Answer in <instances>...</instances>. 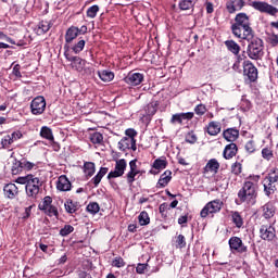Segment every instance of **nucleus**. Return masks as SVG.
<instances>
[{
	"label": "nucleus",
	"instance_id": "nucleus-8",
	"mask_svg": "<svg viewBox=\"0 0 278 278\" xmlns=\"http://www.w3.org/2000/svg\"><path fill=\"white\" fill-rule=\"evenodd\" d=\"M64 51L65 59L67 60V62H71L72 68H74V71H77L78 73H81L84 68H86V60L79 56H72L71 54H68L67 45L64 46Z\"/></svg>",
	"mask_w": 278,
	"mask_h": 278
},
{
	"label": "nucleus",
	"instance_id": "nucleus-53",
	"mask_svg": "<svg viewBox=\"0 0 278 278\" xmlns=\"http://www.w3.org/2000/svg\"><path fill=\"white\" fill-rule=\"evenodd\" d=\"M265 178L270 179L271 181H276L278 184V168H270L266 174Z\"/></svg>",
	"mask_w": 278,
	"mask_h": 278
},
{
	"label": "nucleus",
	"instance_id": "nucleus-7",
	"mask_svg": "<svg viewBox=\"0 0 278 278\" xmlns=\"http://www.w3.org/2000/svg\"><path fill=\"white\" fill-rule=\"evenodd\" d=\"M257 67H255V64L251 61H244L243 62V77L245 81H249L250 84H253L257 81Z\"/></svg>",
	"mask_w": 278,
	"mask_h": 278
},
{
	"label": "nucleus",
	"instance_id": "nucleus-35",
	"mask_svg": "<svg viewBox=\"0 0 278 278\" xmlns=\"http://www.w3.org/2000/svg\"><path fill=\"white\" fill-rule=\"evenodd\" d=\"M110 168L108 167H101L98 174L90 180V184L93 185L94 188H99V185L101 184V179L104 178L106 173H109Z\"/></svg>",
	"mask_w": 278,
	"mask_h": 278
},
{
	"label": "nucleus",
	"instance_id": "nucleus-31",
	"mask_svg": "<svg viewBox=\"0 0 278 278\" xmlns=\"http://www.w3.org/2000/svg\"><path fill=\"white\" fill-rule=\"evenodd\" d=\"M64 207H65V211L67 212V214H76L78 212L79 207H81V204H79V202H77V201H73V200L68 199L65 201Z\"/></svg>",
	"mask_w": 278,
	"mask_h": 278
},
{
	"label": "nucleus",
	"instance_id": "nucleus-44",
	"mask_svg": "<svg viewBox=\"0 0 278 278\" xmlns=\"http://www.w3.org/2000/svg\"><path fill=\"white\" fill-rule=\"evenodd\" d=\"M230 173L236 177H240V175H242V163L238 161L232 163L230 166Z\"/></svg>",
	"mask_w": 278,
	"mask_h": 278
},
{
	"label": "nucleus",
	"instance_id": "nucleus-60",
	"mask_svg": "<svg viewBox=\"0 0 278 278\" xmlns=\"http://www.w3.org/2000/svg\"><path fill=\"white\" fill-rule=\"evenodd\" d=\"M186 142H188L189 144H194L198 140L197 138V135L194 134V131H189L187 135H186V138H185Z\"/></svg>",
	"mask_w": 278,
	"mask_h": 278
},
{
	"label": "nucleus",
	"instance_id": "nucleus-29",
	"mask_svg": "<svg viewBox=\"0 0 278 278\" xmlns=\"http://www.w3.org/2000/svg\"><path fill=\"white\" fill-rule=\"evenodd\" d=\"M51 27H53V23L42 20L35 28V31L37 36H45V34H47Z\"/></svg>",
	"mask_w": 278,
	"mask_h": 278
},
{
	"label": "nucleus",
	"instance_id": "nucleus-3",
	"mask_svg": "<svg viewBox=\"0 0 278 278\" xmlns=\"http://www.w3.org/2000/svg\"><path fill=\"white\" fill-rule=\"evenodd\" d=\"M271 4L264 1H253L251 8L261 12L262 14H268L269 16H277L278 14V0H270Z\"/></svg>",
	"mask_w": 278,
	"mask_h": 278
},
{
	"label": "nucleus",
	"instance_id": "nucleus-64",
	"mask_svg": "<svg viewBox=\"0 0 278 278\" xmlns=\"http://www.w3.org/2000/svg\"><path fill=\"white\" fill-rule=\"evenodd\" d=\"M269 45H271V47H277V45H278V35L271 34L269 36Z\"/></svg>",
	"mask_w": 278,
	"mask_h": 278
},
{
	"label": "nucleus",
	"instance_id": "nucleus-17",
	"mask_svg": "<svg viewBox=\"0 0 278 278\" xmlns=\"http://www.w3.org/2000/svg\"><path fill=\"white\" fill-rule=\"evenodd\" d=\"M125 84L128 86H140L144 81V74L129 72L124 78Z\"/></svg>",
	"mask_w": 278,
	"mask_h": 278
},
{
	"label": "nucleus",
	"instance_id": "nucleus-5",
	"mask_svg": "<svg viewBox=\"0 0 278 278\" xmlns=\"http://www.w3.org/2000/svg\"><path fill=\"white\" fill-rule=\"evenodd\" d=\"M230 30L232 36H235V38H239V40H249L255 36V31L251 26H248V28H244V26H238V28H236V25L231 24Z\"/></svg>",
	"mask_w": 278,
	"mask_h": 278
},
{
	"label": "nucleus",
	"instance_id": "nucleus-27",
	"mask_svg": "<svg viewBox=\"0 0 278 278\" xmlns=\"http://www.w3.org/2000/svg\"><path fill=\"white\" fill-rule=\"evenodd\" d=\"M222 129H223V126H222L220 122L212 121L204 128V131L206 134H208V136H218V134H220Z\"/></svg>",
	"mask_w": 278,
	"mask_h": 278
},
{
	"label": "nucleus",
	"instance_id": "nucleus-62",
	"mask_svg": "<svg viewBox=\"0 0 278 278\" xmlns=\"http://www.w3.org/2000/svg\"><path fill=\"white\" fill-rule=\"evenodd\" d=\"M125 136L129 138L130 140H136V136H138V131L134 128H128L125 130Z\"/></svg>",
	"mask_w": 278,
	"mask_h": 278
},
{
	"label": "nucleus",
	"instance_id": "nucleus-46",
	"mask_svg": "<svg viewBox=\"0 0 278 278\" xmlns=\"http://www.w3.org/2000/svg\"><path fill=\"white\" fill-rule=\"evenodd\" d=\"M111 266L113 268H125V266H127V263L125 262V260L122 256H116L111 262Z\"/></svg>",
	"mask_w": 278,
	"mask_h": 278
},
{
	"label": "nucleus",
	"instance_id": "nucleus-26",
	"mask_svg": "<svg viewBox=\"0 0 278 278\" xmlns=\"http://www.w3.org/2000/svg\"><path fill=\"white\" fill-rule=\"evenodd\" d=\"M238 155V144L229 143L225 147L223 151L224 160H233Z\"/></svg>",
	"mask_w": 278,
	"mask_h": 278
},
{
	"label": "nucleus",
	"instance_id": "nucleus-59",
	"mask_svg": "<svg viewBox=\"0 0 278 278\" xmlns=\"http://www.w3.org/2000/svg\"><path fill=\"white\" fill-rule=\"evenodd\" d=\"M14 140L10 135L4 136V138L1 140V144L3 149H10V144H12Z\"/></svg>",
	"mask_w": 278,
	"mask_h": 278
},
{
	"label": "nucleus",
	"instance_id": "nucleus-2",
	"mask_svg": "<svg viewBox=\"0 0 278 278\" xmlns=\"http://www.w3.org/2000/svg\"><path fill=\"white\" fill-rule=\"evenodd\" d=\"M245 40L249 42L247 48L248 58L250 60H262L264 58V40L255 35Z\"/></svg>",
	"mask_w": 278,
	"mask_h": 278
},
{
	"label": "nucleus",
	"instance_id": "nucleus-57",
	"mask_svg": "<svg viewBox=\"0 0 278 278\" xmlns=\"http://www.w3.org/2000/svg\"><path fill=\"white\" fill-rule=\"evenodd\" d=\"M176 249H186V237L178 235L176 238Z\"/></svg>",
	"mask_w": 278,
	"mask_h": 278
},
{
	"label": "nucleus",
	"instance_id": "nucleus-50",
	"mask_svg": "<svg viewBox=\"0 0 278 278\" xmlns=\"http://www.w3.org/2000/svg\"><path fill=\"white\" fill-rule=\"evenodd\" d=\"M244 149H245L247 153H249L250 155L252 153H255L257 151V146L255 144V140L251 139V140L247 141Z\"/></svg>",
	"mask_w": 278,
	"mask_h": 278
},
{
	"label": "nucleus",
	"instance_id": "nucleus-42",
	"mask_svg": "<svg viewBox=\"0 0 278 278\" xmlns=\"http://www.w3.org/2000/svg\"><path fill=\"white\" fill-rule=\"evenodd\" d=\"M98 77L101 81H112L114 79V72L108 70L98 71Z\"/></svg>",
	"mask_w": 278,
	"mask_h": 278
},
{
	"label": "nucleus",
	"instance_id": "nucleus-48",
	"mask_svg": "<svg viewBox=\"0 0 278 278\" xmlns=\"http://www.w3.org/2000/svg\"><path fill=\"white\" fill-rule=\"evenodd\" d=\"M89 140L92 144H101L103 142V135L99 131L92 132Z\"/></svg>",
	"mask_w": 278,
	"mask_h": 278
},
{
	"label": "nucleus",
	"instance_id": "nucleus-45",
	"mask_svg": "<svg viewBox=\"0 0 278 278\" xmlns=\"http://www.w3.org/2000/svg\"><path fill=\"white\" fill-rule=\"evenodd\" d=\"M99 5L93 4L87 9L86 16L87 18H97V14H99Z\"/></svg>",
	"mask_w": 278,
	"mask_h": 278
},
{
	"label": "nucleus",
	"instance_id": "nucleus-14",
	"mask_svg": "<svg viewBox=\"0 0 278 278\" xmlns=\"http://www.w3.org/2000/svg\"><path fill=\"white\" fill-rule=\"evenodd\" d=\"M260 236L262 240L273 242V240H275L277 237V230H275V227L273 226L262 225L260 228Z\"/></svg>",
	"mask_w": 278,
	"mask_h": 278
},
{
	"label": "nucleus",
	"instance_id": "nucleus-20",
	"mask_svg": "<svg viewBox=\"0 0 278 278\" xmlns=\"http://www.w3.org/2000/svg\"><path fill=\"white\" fill-rule=\"evenodd\" d=\"M71 188H73V185L71 184V180H68V177H66V175H61L56 181V190L60 192H71Z\"/></svg>",
	"mask_w": 278,
	"mask_h": 278
},
{
	"label": "nucleus",
	"instance_id": "nucleus-54",
	"mask_svg": "<svg viewBox=\"0 0 278 278\" xmlns=\"http://www.w3.org/2000/svg\"><path fill=\"white\" fill-rule=\"evenodd\" d=\"M84 47H86V40L79 39L78 42L72 47V51H74L76 54L81 53V51H84Z\"/></svg>",
	"mask_w": 278,
	"mask_h": 278
},
{
	"label": "nucleus",
	"instance_id": "nucleus-1",
	"mask_svg": "<svg viewBox=\"0 0 278 278\" xmlns=\"http://www.w3.org/2000/svg\"><path fill=\"white\" fill-rule=\"evenodd\" d=\"M260 175L249 176L242 188L238 191V199L247 205H255L257 203V190L260 188Z\"/></svg>",
	"mask_w": 278,
	"mask_h": 278
},
{
	"label": "nucleus",
	"instance_id": "nucleus-43",
	"mask_svg": "<svg viewBox=\"0 0 278 278\" xmlns=\"http://www.w3.org/2000/svg\"><path fill=\"white\" fill-rule=\"evenodd\" d=\"M262 157L266 160V162H270V160L275 159V153L273 152V148L266 147L262 149Z\"/></svg>",
	"mask_w": 278,
	"mask_h": 278
},
{
	"label": "nucleus",
	"instance_id": "nucleus-58",
	"mask_svg": "<svg viewBox=\"0 0 278 278\" xmlns=\"http://www.w3.org/2000/svg\"><path fill=\"white\" fill-rule=\"evenodd\" d=\"M34 177V175L28 174L26 176L17 177L16 184H21L22 186H27L28 181Z\"/></svg>",
	"mask_w": 278,
	"mask_h": 278
},
{
	"label": "nucleus",
	"instance_id": "nucleus-40",
	"mask_svg": "<svg viewBox=\"0 0 278 278\" xmlns=\"http://www.w3.org/2000/svg\"><path fill=\"white\" fill-rule=\"evenodd\" d=\"M160 106V102L152 100L150 103L147 104V106L144 108L146 110V114L148 116H154V114H156L157 112V108Z\"/></svg>",
	"mask_w": 278,
	"mask_h": 278
},
{
	"label": "nucleus",
	"instance_id": "nucleus-28",
	"mask_svg": "<svg viewBox=\"0 0 278 278\" xmlns=\"http://www.w3.org/2000/svg\"><path fill=\"white\" fill-rule=\"evenodd\" d=\"M173 179V172L169 169H166L161 176L159 181L156 182V188H166L168 184H170V180Z\"/></svg>",
	"mask_w": 278,
	"mask_h": 278
},
{
	"label": "nucleus",
	"instance_id": "nucleus-37",
	"mask_svg": "<svg viewBox=\"0 0 278 278\" xmlns=\"http://www.w3.org/2000/svg\"><path fill=\"white\" fill-rule=\"evenodd\" d=\"M83 168L87 179H90L97 173L94 162H85Z\"/></svg>",
	"mask_w": 278,
	"mask_h": 278
},
{
	"label": "nucleus",
	"instance_id": "nucleus-19",
	"mask_svg": "<svg viewBox=\"0 0 278 278\" xmlns=\"http://www.w3.org/2000/svg\"><path fill=\"white\" fill-rule=\"evenodd\" d=\"M166 166H168V161H166V156H161V157L154 160V162L152 164V168H154V169H150L149 174L150 175H160V172L164 170V168H166Z\"/></svg>",
	"mask_w": 278,
	"mask_h": 278
},
{
	"label": "nucleus",
	"instance_id": "nucleus-6",
	"mask_svg": "<svg viewBox=\"0 0 278 278\" xmlns=\"http://www.w3.org/2000/svg\"><path fill=\"white\" fill-rule=\"evenodd\" d=\"M40 186H42L40 178L33 176L27 186H25L28 199H38V194H40Z\"/></svg>",
	"mask_w": 278,
	"mask_h": 278
},
{
	"label": "nucleus",
	"instance_id": "nucleus-47",
	"mask_svg": "<svg viewBox=\"0 0 278 278\" xmlns=\"http://www.w3.org/2000/svg\"><path fill=\"white\" fill-rule=\"evenodd\" d=\"M139 225L147 226L151 223V217H149V213L147 211H142L138 216Z\"/></svg>",
	"mask_w": 278,
	"mask_h": 278
},
{
	"label": "nucleus",
	"instance_id": "nucleus-41",
	"mask_svg": "<svg viewBox=\"0 0 278 278\" xmlns=\"http://www.w3.org/2000/svg\"><path fill=\"white\" fill-rule=\"evenodd\" d=\"M262 186L264 188L265 197H270L277 192V185H273L267 182L266 180H262Z\"/></svg>",
	"mask_w": 278,
	"mask_h": 278
},
{
	"label": "nucleus",
	"instance_id": "nucleus-16",
	"mask_svg": "<svg viewBox=\"0 0 278 278\" xmlns=\"http://www.w3.org/2000/svg\"><path fill=\"white\" fill-rule=\"evenodd\" d=\"M235 28L238 29V27H243L244 29H249L251 27V17L248 16L247 13H238L235 16Z\"/></svg>",
	"mask_w": 278,
	"mask_h": 278
},
{
	"label": "nucleus",
	"instance_id": "nucleus-18",
	"mask_svg": "<svg viewBox=\"0 0 278 278\" xmlns=\"http://www.w3.org/2000/svg\"><path fill=\"white\" fill-rule=\"evenodd\" d=\"M247 5V2L244 0H227L226 1V10L228 14H236L237 12H240L242 8Z\"/></svg>",
	"mask_w": 278,
	"mask_h": 278
},
{
	"label": "nucleus",
	"instance_id": "nucleus-51",
	"mask_svg": "<svg viewBox=\"0 0 278 278\" xmlns=\"http://www.w3.org/2000/svg\"><path fill=\"white\" fill-rule=\"evenodd\" d=\"M43 212L50 218L53 216H55V218H59V216H60V213L58 212V207L54 205L48 206L46 210H43Z\"/></svg>",
	"mask_w": 278,
	"mask_h": 278
},
{
	"label": "nucleus",
	"instance_id": "nucleus-63",
	"mask_svg": "<svg viewBox=\"0 0 278 278\" xmlns=\"http://www.w3.org/2000/svg\"><path fill=\"white\" fill-rule=\"evenodd\" d=\"M12 75H14V77H16L17 79H21V77H23V74H21V64L14 65Z\"/></svg>",
	"mask_w": 278,
	"mask_h": 278
},
{
	"label": "nucleus",
	"instance_id": "nucleus-9",
	"mask_svg": "<svg viewBox=\"0 0 278 278\" xmlns=\"http://www.w3.org/2000/svg\"><path fill=\"white\" fill-rule=\"evenodd\" d=\"M45 110H47V100L42 96H37L30 102V112L34 116H40V114H45Z\"/></svg>",
	"mask_w": 278,
	"mask_h": 278
},
{
	"label": "nucleus",
	"instance_id": "nucleus-39",
	"mask_svg": "<svg viewBox=\"0 0 278 278\" xmlns=\"http://www.w3.org/2000/svg\"><path fill=\"white\" fill-rule=\"evenodd\" d=\"M197 1L199 0H180L178 8L182 11L192 10V12H194V5H197Z\"/></svg>",
	"mask_w": 278,
	"mask_h": 278
},
{
	"label": "nucleus",
	"instance_id": "nucleus-24",
	"mask_svg": "<svg viewBox=\"0 0 278 278\" xmlns=\"http://www.w3.org/2000/svg\"><path fill=\"white\" fill-rule=\"evenodd\" d=\"M223 138L227 142L235 143L240 138V130L238 128H227L223 131Z\"/></svg>",
	"mask_w": 278,
	"mask_h": 278
},
{
	"label": "nucleus",
	"instance_id": "nucleus-10",
	"mask_svg": "<svg viewBox=\"0 0 278 278\" xmlns=\"http://www.w3.org/2000/svg\"><path fill=\"white\" fill-rule=\"evenodd\" d=\"M115 161V169L111 170L106 179H116L118 177H123L125 175V170H127V160L125 159H116Z\"/></svg>",
	"mask_w": 278,
	"mask_h": 278
},
{
	"label": "nucleus",
	"instance_id": "nucleus-61",
	"mask_svg": "<svg viewBox=\"0 0 278 278\" xmlns=\"http://www.w3.org/2000/svg\"><path fill=\"white\" fill-rule=\"evenodd\" d=\"M194 112L198 116H203L205 112H207V106H205V104H198L194 108Z\"/></svg>",
	"mask_w": 278,
	"mask_h": 278
},
{
	"label": "nucleus",
	"instance_id": "nucleus-34",
	"mask_svg": "<svg viewBox=\"0 0 278 278\" xmlns=\"http://www.w3.org/2000/svg\"><path fill=\"white\" fill-rule=\"evenodd\" d=\"M110 168L108 167H101L98 174L90 180V184L93 185L94 188H99V185L101 184V179L104 178L106 173H109Z\"/></svg>",
	"mask_w": 278,
	"mask_h": 278
},
{
	"label": "nucleus",
	"instance_id": "nucleus-32",
	"mask_svg": "<svg viewBox=\"0 0 278 278\" xmlns=\"http://www.w3.org/2000/svg\"><path fill=\"white\" fill-rule=\"evenodd\" d=\"M39 136L48 142H55V137L53 136V130L48 126H42Z\"/></svg>",
	"mask_w": 278,
	"mask_h": 278
},
{
	"label": "nucleus",
	"instance_id": "nucleus-33",
	"mask_svg": "<svg viewBox=\"0 0 278 278\" xmlns=\"http://www.w3.org/2000/svg\"><path fill=\"white\" fill-rule=\"evenodd\" d=\"M110 168L108 167H101L98 174L90 180V184L93 185L94 188H99V185L101 184V179L104 178L106 173H109Z\"/></svg>",
	"mask_w": 278,
	"mask_h": 278
},
{
	"label": "nucleus",
	"instance_id": "nucleus-13",
	"mask_svg": "<svg viewBox=\"0 0 278 278\" xmlns=\"http://www.w3.org/2000/svg\"><path fill=\"white\" fill-rule=\"evenodd\" d=\"M228 244L230 247V251L232 253H247V251H249V249L247 248V245H244V243L242 242V239L240 237H231L228 241Z\"/></svg>",
	"mask_w": 278,
	"mask_h": 278
},
{
	"label": "nucleus",
	"instance_id": "nucleus-4",
	"mask_svg": "<svg viewBox=\"0 0 278 278\" xmlns=\"http://www.w3.org/2000/svg\"><path fill=\"white\" fill-rule=\"evenodd\" d=\"M223 205H225V203H223L220 199L210 201L201 210V218H207V216H212V218H214V214H218L220 210H223Z\"/></svg>",
	"mask_w": 278,
	"mask_h": 278
},
{
	"label": "nucleus",
	"instance_id": "nucleus-25",
	"mask_svg": "<svg viewBox=\"0 0 278 278\" xmlns=\"http://www.w3.org/2000/svg\"><path fill=\"white\" fill-rule=\"evenodd\" d=\"M276 212L277 207H275V204H273V202H267L262 206V216L266 220H270V218L275 216Z\"/></svg>",
	"mask_w": 278,
	"mask_h": 278
},
{
	"label": "nucleus",
	"instance_id": "nucleus-15",
	"mask_svg": "<svg viewBox=\"0 0 278 278\" xmlns=\"http://www.w3.org/2000/svg\"><path fill=\"white\" fill-rule=\"evenodd\" d=\"M136 139H129L127 137L122 138L118 143H117V148L119 149V151H123V153H125V151H137L138 147L136 146Z\"/></svg>",
	"mask_w": 278,
	"mask_h": 278
},
{
	"label": "nucleus",
	"instance_id": "nucleus-55",
	"mask_svg": "<svg viewBox=\"0 0 278 278\" xmlns=\"http://www.w3.org/2000/svg\"><path fill=\"white\" fill-rule=\"evenodd\" d=\"M74 231L75 227L71 225H65L63 228H61L60 236H62V238H66V236H71V233H73Z\"/></svg>",
	"mask_w": 278,
	"mask_h": 278
},
{
	"label": "nucleus",
	"instance_id": "nucleus-22",
	"mask_svg": "<svg viewBox=\"0 0 278 278\" xmlns=\"http://www.w3.org/2000/svg\"><path fill=\"white\" fill-rule=\"evenodd\" d=\"M193 118H194L193 112L177 113L172 116L170 123L172 125H175V123H178V125H182L184 121H192Z\"/></svg>",
	"mask_w": 278,
	"mask_h": 278
},
{
	"label": "nucleus",
	"instance_id": "nucleus-12",
	"mask_svg": "<svg viewBox=\"0 0 278 278\" xmlns=\"http://www.w3.org/2000/svg\"><path fill=\"white\" fill-rule=\"evenodd\" d=\"M34 166H36V164L27 161V160H21V161H16L13 166H12V175H18L21 173H23V170H33Z\"/></svg>",
	"mask_w": 278,
	"mask_h": 278
},
{
	"label": "nucleus",
	"instance_id": "nucleus-21",
	"mask_svg": "<svg viewBox=\"0 0 278 278\" xmlns=\"http://www.w3.org/2000/svg\"><path fill=\"white\" fill-rule=\"evenodd\" d=\"M220 169V163L216 159H210L206 165L203 167V174L207 175V173H213V175H218V170Z\"/></svg>",
	"mask_w": 278,
	"mask_h": 278
},
{
	"label": "nucleus",
	"instance_id": "nucleus-38",
	"mask_svg": "<svg viewBox=\"0 0 278 278\" xmlns=\"http://www.w3.org/2000/svg\"><path fill=\"white\" fill-rule=\"evenodd\" d=\"M231 220L233 225L237 227V229H242V226L244 225V219L242 218V215H240V212L238 211H231Z\"/></svg>",
	"mask_w": 278,
	"mask_h": 278
},
{
	"label": "nucleus",
	"instance_id": "nucleus-11",
	"mask_svg": "<svg viewBox=\"0 0 278 278\" xmlns=\"http://www.w3.org/2000/svg\"><path fill=\"white\" fill-rule=\"evenodd\" d=\"M129 172L126 174L125 179L128 184V186H134V182L136 181V177L140 175V169L138 168V160H131L129 162Z\"/></svg>",
	"mask_w": 278,
	"mask_h": 278
},
{
	"label": "nucleus",
	"instance_id": "nucleus-56",
	"mask_svg": "<svg viewBox=\"0 0 278 278\" xmlns=\"http://www.w3.org/2000/svg\"><path fill=\"white\" fill-rule=\"evenodd\" d=\"M168 210H170V207L168 206V203L164 202L159 206V212L162 216V218H167L168 217Z\"/></svg>",
	"mask_w": 278,
	"mask_h": 278
},
{
	"label": "nucleus",
	"instance_id": "nucleus-30",
	"mask_svg": "<svg viewBox=\"0 0 278 278\" xmlns=\"http://www.w3.org/2000/svg\"><path fill=\"white\" fill-rule=\"evenodd\" d=\"M77 36H79V27L71 26L70 28H67L65 33L66 45H71V42H73V40H75Z\"/></svg>",
	"mask_w": 278,
	"mask_h": 278
},
{
	"label": "nucleus",
	"instance_id": "nucleus-52",
	"mask_svg": "<svg viewBox=\"0 0 278 278\" xmlns=\"http://www.w3.org/2000/svg\"><path fill=\"white\" fill-rule=\"evenodd\" d=\"M53 203V198L47 195L43 198V201L39 204V210H41V212H45V210H47L48 207H51Z\"/></svg>",
	"mask_w": 278,
	"mask_h": 278
},
{
	"label": "nucleus",
	"instance_id": "nucleus-36",
	"mask_svg": "<svg viewBox=\"0 0 278 278\" xmlns=\"http://www.w3.org/2000/svg\"><path fill=\"white\" fill-rule=\"evenodd\" d=\"M224 45L230 53L233 55H240V45H238V42L233 40H226Z\"/></svg>",
	"mask_w": 278,
	"mask_h": 278
},
{
	"label": "nucleus",
	"instance_id": "nucleus-23",
	"mask_svg": "<svg viewBox=\"0 0 278 278\" xmlns=\"http://www.w3.org/2000/svg\"><path fill=\"white\" fill-rule=\"evenodd\" d=\"M3 194L5 199H16V197H18V187L12 182L7 184L3 187Z\"/></svg>",
	"mask_w": 278,
	"mask_h": 278
},
{
	"label": "nucleus",
	"instance_id": "nucleus-49",
	"mask_svg": "<svg viewBox=\"0 0 278 278\" xmlns=\"http://www.w3.org/2000/svg\"><path fill=\"white\" fill-rule=\"evenodd\" d=\"M100 210H101V206H99V203L97 202H90L86 207V211L89 214H92L93 216L94 214H99Z\"/></svg>",
	"mask_w": 278,
	"mask_h": 278
}]
</instances>
